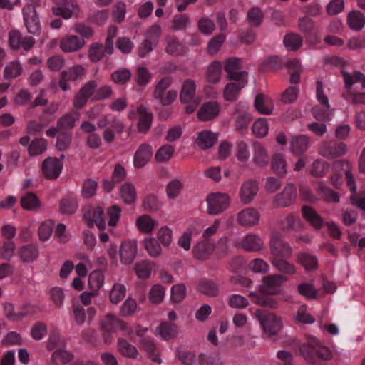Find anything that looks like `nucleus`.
I'll return each mask as SVG.
<instances>
[{"label": "nucleus", "instance_id": "obj_58", "mask_svg": "<svg viewBox=\"0 0 365 365\" xmlns=\"http://www.w3.org/2000/svg\"><path fill=\"white\" fill-rule=\"evenodd\" d=\"M297 290L300 295L306 297L308 299H315L317 297V291L312 284H299L297 286Z\"/></svg>", "mask_w": 365, "mask_h": 365}, {"label": "nucleus", "instance_id": "obj_40", "mask_svg": "<svg viewBox=\"0 0 365 365\" xmlns=\"http://www.w3.org/2000/svg\"><path fill=\"white\" fill-rule=\"evenodd\" d=\"M297 262L309 272L317 269L318 267V260L317 257L307 253L298 254L297 256Z\"/></svg>", "mask_w": 365, "mask_h": 365}, {"label": "nucleus", "instance_id": "obj_25", "mask_svg": "<svg viewBox=\"0 0 365 365\" xmlns=\"http://www.w3.org/2000/svg\"><path fill=\"white\" fill-rule=\"evenodd\" d=\"M137 112L140 115L137 125L138 130L140 133H145L151 127L153 115L147 110V108L145 106L142 105L137 108Z\"/></svg>", "mask_w": 365, "mask_h": 365}, {"label": "nucleus", "instance_id": "obj_7", "mask_svg": "<svg viewBox=\"0 0 365 365\" xmlns=\"http://www.w3.org/2000/svg\"><path fill=\"white\" fill-rule=\"evenodd\" d=\"M207 202L209 214L217 215L228 207L230 197L225 193H212L207 196Z\"/></svg>", "mask_w": 365, "mask_h": 365}, {"label": "nucleus", "instance_id": "obj_9", "mask_svg": "<svg viewBox=\"0 0 365 365\" xmlns=\"http://www.w3.org/2000/svg\"><path fill=\"white\" fill-rule=\"evenodd\" d=\"M297 199V189L294 184L288 183L280 193L277 194L273 202L278 207H287L294 203Z\"/></svg>", "mask_w": 365, "mask_h": 365}, {"label": "nucleus", "instance_id": "obj_14", "mask_svg": "<svg viewBox=\"0 0 365 365\" xmlns=\"http://www.w3.org/2000/svg\"><path fill=\"white\" fill-rule=\"evenodd\" d=\"M310 142L311 138L307 135H292L289 139L290 150L294 155H301L309 149Z\"/></svg>", "mask_w": 365, "mask_h": 365}, {"label": "nucleus", "instance_id": "obj_22", "mask_svg": "<svg viewBox=\"0 0 365 365\" xmlns=\"http://www.w3.org/2000/svg\"><path fill=\"white\" fill-rule=\"evenodd\" d=\"M51 11L53 15L62 16L64 19H69L78 11V7L71 0H66L62 6L52 7Z\"/></svg>", "mask_w": 365, "mask_h": 365}, {"label": "nucleus", "instance_id": "obj_54", "mask_svg": "<svg viewBox=\"0 0 365 365\" xmlns=\"http://www.w3.org/2000/svg\"><path fill=\"white\" fill-rule=\"evenodd\" d=\"M318 191L322 195L323 197L329 202L337 203L339 202V194L328 187L324 182H320L317 188Z\"/></svg>", "mask_w": 365, "mask_h": 365}, {"label": "nucleus", "instance_id": "obj_11", "mask_svg": "<svg viewBox=\"0 0 365 365\" xmlns=\"http://www.w3.org/2000/svg\"><path fill=\"white\" fill-rule=\"evenodd\" d=\"M137 254V242L135 240H126L119 247V257L122 264H130Z\"/></svg>", "mask_w": 365, "mask_h": 365}, {"label": "nucleus", "instance_id": "obj_47", "mask_svg": "<svg viewBox=\"0 0 365 365\" xmlns=\"http://www.w3.org/2000/svg\"><path fill=\"white\" fill-rule=\"evenodd\" d=\"M140 343L141 345V349H143L147 353L148 356L151 358V359L154 362H160V359L159 356L155 354L156 346L152 340L147 338H142L140 340Z\"/></svg>", "mask_w": 365, "mask_h": 365}, {"label": "nucleus", "instance_id": "obj_57", "mask_svg": "<svg viewBox=\"0 0 365 365\" xmlns=\"http://www.w3.org/2000/svg\"><path fill=\"white\" fill-rule=\"evenodd\" d=\"M131 72L128 68L119 69L111 74L112 81L119 85H124L128 82L131 78Z\"/></svg>", "mask_w": 365, "mask_h": 365}, {"label": "nucleus", "instance_id": "obj_44", "mask_svg": "<svg viewBox=\"0 0 365 365\" xmlns=\"http://www.w3.org/2000/svg\"><path fill=\"white\" fill-rule=\"evenodd\" d=\"M104 280V275L100 270L92 272L88 277L89 289L98 294V291L102 287Z\"/></svg>", "mask_w": 365, "mask_h": 365}, {"label": "nucleus", "instance_id": "obj_15", "mask_svg": "<svg viewBox=\"0 0 365 365\" xmlns=\"http://www.w3.org/2000/svg\"><path fill=\"white\" fill-rule=\"evenodd\" d=\"M258 192V183L256 180H249L241 186L240 198L242 203H250Z\"/></svg>", "mask_w": 365, "mask_h": 365}, {"label": "nucleus", "instance_id": "obj_45", "mask_svg": "<svg viewBox=\"0 0 365 365\" xmlns=\"http://www.w3.org/2000/svg\"><path fill=\"white\" fill-rule=\"evenodd\" d=\"M282 66V61L278 56H271L265 59L259 65V71L271 70L276 71Z\"/></svg>", "mask_w": 365, "mask_h": 365}, {"label": "nucleus", "instance_id": "obj_52", "mask_svg": "<svg viewBox=\"0 0 365 365\" xmlns=\"http://www.w3.org/2000/svg\"><path fill=\"white\" fill-rule=\"evenodd\" d=\"M198 290L209 297H215L218 294V286L212 281H202L198 284Z\"/></svg>", "mask_w": 365, "mask_h": 365}, {"label": "nucleus", "instance_id": "obj_1", "mask_svg": "<svg viewBox=\"0 0 365 365\" xmlns=\"http://www.w3.org/2000/svg\"><path fill=\"white\" fill-rule=\"evenodd\" d=\"M295 351L309 365H324L332 359L331 350L315 338L297 345Z\"/></svg>", "mask_w": 365, "mask_h": 365}, {"label": "nucleus", "instance_id": "obj_30", "mask_svg": "<svg viewBox=\"0 0 365 365\" xmlns=\"http://www.w3.org/2000/svg\"><path fill=\"white\" fill-rule=\"evenodd\" d=\"M264 240L257 235H248L242 240V247L247 252H257L264 247Z\"/></svg>", "mask_w": 365, "mask_h": 365}, {"label": "nucleus", "instance_id": "obj_51", "mask_svg": "<svg viewBox=\"0 0 365 365\" xmlns=\"http://www.w3.org/2000/svg\"><path fill=\"white\" fill-rule=\"evenodd\" d=\"M155 224V221L147 215L139 217L136 221L138 229L145 233L151 232Z\"/></svg>", "mask_w": 365, "mask_h": 365}, {"label": "nucleus", "instance_id": "obj_17", "mask_svg": "<svg viewBox=\"0 0 365 365\" xmlns=\"http://www.w3.org/2000/svg\"><path fill=\"white\" fill-rule=\"evenodd\" d=\"M220 113V105L216 101H208L202 104L197 112L200 120L208 121L216 118Z\"/></svg>", "mask_w": 365, "mask_h": 365}, {"label": "nucleus", "instance_id": "obj_21", "mask_svg": "<svg viewBox=\"0 0 365 365\" xmlns=\"http://www.w3.org/2000/svg\"><path fill=\"white\" fill-rule=\"evenodd\" d=\"M153 154L152 148L148 144H142L134 155V166L136 168H141L145 166Z\"/></svg>", "mask_w": 365, "mask_h": 365}, {"label": "nucleus", "instance_id": "obj_42", "mask_svg": "<svg viewBox=\"0 0 365 365\" xmlns=\"http://www.w3.org/2000/svg\"><path fill=\"white\" fill-rule=\"evenodd\" d=\"M271 167L272 170L279 176L287 173V164L283 155L280 153H275L272 158Z\"/></svg>", "mask_w": 365, "mask_h": 365}, {"label": "nucleus", "instance_id": "obj_61", "mask_svg": "<svg viewBox=\"0 0 365 365\" xmlns=\"http://www.w3.org/2000/svg\"><path fill=\"white\" fill-rule=\"evenodd\" d=\"M126 289L124 285L120 284H115L110 292V299L113 304L120 302L125 295Z\"/></svg>", "mask_w": 365, "mask_h": 365}, {"label": "nucleus", "instance_id": "obj_37", "mask_svg": "<svg viewBox=\"0 0 365 365\" xmlns=\"http://www.w3.org/2000/svg\"><path fill=\"white\" fill-rule=\"evenodd\" d=\"M158 331L160 336L165 340L174 339L178 334L177 325L169 322L161 323L158 327Z\"/></svg>", "mask_w": 365, "mask_h": 365}, {"label": "nucleus", "instance_id": "obj_20", "mask_svg": "<svg viewBox=\"0 0 365 365\" xmlns=\"http://www.w3.org/2000/svg\"><path fill=\"white\" fill-rule=\"evenodd\" d=\"M101 326L103 330L115 332L119 329L125 330L127 324L111 314H107L103 319L101 321Z\"/></svg>", "mask_w": 365, "mask_h": 365}, {"label": "nucleus", "instance_id": "obj_43", "mask_svg": "<svg viewBox=\"0 0 365 365\" xmlns=\"http://www.w3.org/2000/svg\"><path fill=\"white\" fill-rule=\"evenodd\" d=\"M303 38L299 34L290 33L284 38V45L289 51H295L302 45Z\"/></svg>", "mask_w": 365, "mask_h": 365}, {"label": "nucleus", "instance_id": "obj_56", "mask_svg": "<svg viewBox=\"0 0 365 365\" xmlns=\"http://www.w3.org/2000/svg\"><path fill=\"white\" fill-rule=\"evenodd\" d=\"M105 53L102 43H93L90 46L88 57L92 62H98L103 58Z\"/></svg>", "mask_w": 365, "mask_h": 365}, {"label": "nucleus", "instance_id": "obj_28", "mask_svg": "<svg viewBox=\"0 0 365 365\" xmlns=\"http://www.w3.org/2000/svg\"><path fill=\"white\" fill-rule=\"evenodd\" d=\"M23 209L29 211H36L41 208V203L38 197L32 192H26L20 200Z\"/></svg>", "mask_w": 365, "mask_h": 365}, {"label": "nucleus", "instance_id": "obj_3", "mask_svg": "<svg viewBox=\"0 0 365 365\" xmlns=\"http://www.w3.org/2000/svg\"><path fill=\"white\" fill-rule=\"evenodd\" d=\"M172 81L173 80L171 77L165 76L162 78L156 84L153 92V98L158 100L163 106H168L170 105L177 98V91L172 89L169 90L165 93L166 99H162L161 94L165 93L167 88L171 85Z\"/></svg>", "mask_w": 365, "mask_h": 365}, {"label": "nucleus", "instance_id": "obj_53", "mask_svg": "<svg viewBox=\"0 0 365 365\" xmlns=\"http://www.w3.org/2000/svg\"><path fill=\"white\" fill-rule=\"evenodd\" d=\"M47 148V142L43 138H36L29 145L30 155H38L43 153Z\"/></svg>", "mask_w": 365, "mask_h": 365}, {"label": "nucleus", "instance_id": "obj_31", "mask_svg": "<svg viewBox=\"0 0 365 365\" xmlns=\"http://www.w3.org/2000/svg\"><path fill=\"white\" fill-rule=\"evenodd\" d=\"M19 256L24 263H31L38 257V247L34 244H28L20 247Z\"/></svg>", "mask_w": 365, "mask_h": 365}, {"label": "nucleus", "instance_id": "obj_2", "mask_svg": "<svg viewBox=\"0 0 365 365\" xmlns=\"http://www.w3.org/2000/svg\"><path fill=\"white\" fill-rule=\"evenodd\" d=\"M256 316L260 322L264 331L269 336L276 335L281 330L282 319L274 314L262 309H257Z\"/></svg>", "mask_w": 365, "mask_h": 365}, {"label": "nucleus", "instance_id": "obj_27", "mask_svg": "<svg viewBox=\"0 0 365 365\" xmlns=\"http://www.w3.org/2000/svg\"><path fill=\"white\" fill-rule=\"evenodd\" d=\"M79 118V112L73 111L59 118L57 120V125L61 131H71L76 126V123Z\"/></svg>", "mask_w": 365, "mask_h": 365}, {"label": "nucleus", "instance_id": "obj_36", "mask_svg": "<svg viewBox=\"0 0 365 365\" xmlns=\"http://www.w3.org/2000/svg\"><path fill=\"white\" fill-rule=\"evenodd\" d=\"M249 297L252 298L253 302L260 306L267 307L269 309H277L279 306L278 301L269 296L258 295L255 292H250Z\"/></svg>", "mask_w": 365, "mask_h": 365}, {"label": "nucleus", "instance_id": "obj_39", "mask_svg": "<svg viewBox=\"0 0 365 365\" xmlns=\"http://www.w3.org/2000/svg\"><path fill=\"white\" fill-rule=\"evenodd\" d=\"M118 351L125 357L136 359L139 353L136 347L124 339H118Z\"/></svg>", "mask_w": 365, "mask_h": 365}, {"label": "nucleus", "instance_id": "obj_34", "mask_svg": "<svg viewBox=\"0 0 365 365\" xmlns=\"http://www.w3.org/2000/svg\"><path fill=\"white\" fill-rule=\"evenodd\" d=\"M254 148V163L260 167H264L268 165L269 163V157L267 155V151L264 146L258 143L255 142L253 143Z\"/></svg>", "mask_w": 365, "mask_h": 365}, {"label": "nucleus", "instance_id": "obj_62", "mask_svg": "<svg viewBox=\"0 0 365 365\" xmlns=\"http://www.w3.org/2000/svg\"><path fill=\"white\" fill-rule=\"evenodd\" d=\"M78 207V203L75 199H62L60 202V212L65 215L73 214Z\"/></svg>", "mask_w": 365, "mask_h": 365}, {"label": "nucleus", "instance_id": "obj_49", "mask_svg": "<svg viewBox=\"0 0 365 365\" xmlns=\"http://www.w3.org/2000/svg\"><path fill=\"white\" fill-rule=\"evenodd\" d=\"M341 73L346 89H351L356 82H361L363 84L364 74L361 72L354 71L353 74H351L348 71H342Z\"/></svg>", "mask_w": 365, "mask_h": 365}, {"label": "nucleus", "instance_id": "obj_38", "mask_svg": "<svg viewBox=\"0 0 365 365\" xmlns=\"http://www.w3.org/2000/svg\"><path fill=\"white\" fill-rule=\"evenodd\" d=\"M120 195L125 204H134L137 199L135 188L133 183L125 182L120 187Z\"/></svg>", "mask_w": 365, "mask_h": 365}, {"label": "nucleus", "instance_id": "obj_29", "mask_svg": "<svg viewBox=\"0 0 365 365\" xmlns=\"http://www.w3.org/2000/svg\"><path fill=\"white\" fill-rule=\"evenodd\" d=\"M196 85L193 80L186 79L182 86L180 92V100L181 103H188V101L196 98H200L195 95Z\"/></svg>", "mask_w": 365, "mask_h": 365}, {"label": "nucleus", "instance_id": "obj_8", "mask_svg": "<svg viewBox=\"0 0 365 365\" xmlns=\"http://www.w3.org/2000/svg\"><path fill=\"white\" fill-rule=\"evenodd\" d=\"M23 14L28 31L34 35L38 34L41 25L34 5L32 4L26 5L23 9Z\"/></svg>", "mask_w": 365, "mask_h": 365}, {"label": "nucleus", "instance_id": "obj_18", "mask_svg": "<svg viewBox=\"0 0 365 365\" xmlns=\"http://www.w3.org/2000/svg\"><path fill=\"white\" fill-rule=\"evenodd\" d=\"M260 215L252 207L246 208L237 215L238 223L245 227L254 226L258 223Z\"/></svg>", "mask_w": 365, "mask_h": 365}, {"label": "nucleus", "instance_id": "obj_32", "mask_svg": "<svg viewBox=\"0 0 365 365\" xmlns=\"http://www.w3.org/2000/svg\"><path fill=\"white\" fill-rule=\"evenodd\" d=\"M217 135L210 130H203L198 135L197 144L202 150L210 148L217 142Z\"/></svg>", "mask_w": 365, "mask_h": 365}, {"label": "nucleus", "instance_id": "obj_6", "mask_svg": "<svg viewBox=\"0 0 365 365\" xmlns=\"http://www.w3.org/2000/svg\"><path fill=\"white\" fill-rule=\"evenodd\" d=\"M346 150L344 143L336 140L322 141L319 145V153L327 158L332 159L342 156Z\"/></svg>", "mask_w": 365, "mask_h": 365}, {"label": "nucleus", "instance_id": "obj_64", "mask_svg": "<svg viewBox=\"0 0 365 365\" xmlns=\"http://www.w3.org/2000/svg\"><path fill=\"white\" fill-rule=\"evenodd\" d=\"M98 187V182L91 179H86L83 184L81 193L85 198H91L93 197Z\"/></svg>", "mask_w": 365, "mask_h": 365}, {"label": "nucleus", "instance_id": "obj_4", "mask_svg": "<svg viewBox=\"0 0 365 365\" xmlns=\"http://www.w3.org/2000/svg\"><path fill=\"white\" fill-rule=\"evenodd\" d=\"M287 280L288 277L282 274L264 277L262 284L259 286V292L267 295H277L281 293L282 286Z\"/></svg>", "mask_w": 365, "mask_h": 365}, {"label": "nucleus", "instance_id": "obj_24", "mask_svg": "<svg viewBox=\"0 0 365 365\" xmlns=\"http://www.w3.org/2000/svg\"><path fill=\"white\" fill-rule=\"evenodd\" d=\"M85 45L83 38L71 35L63 38L60 43V48L63 52H74L81 48Z\"/></svg>", "mask_w": 365, "mask_h": 365}, {"label": "nucleus", "instance_id": "obj_48", "mask_svg": "<svg viewBox=\"0 0 365 365\" xmlns=\"http://www.w3.org/2000/svg\"><path fill=\"white\" fill-rule=\"evenodd\" d=\"M222 66L219 61L212 62L208 67L206 73L207 81L211 83H217L221 76Z\"/></svg>", "mask_w": 365, "mask_h": 365}, {"label": "nucleus", "instance_id": "obj_63", "mask_svg": "<svg viewBox=\"0 0 365 365\" xmlns=\"http://www.w3.org/2000/svg\"><path fill=\"white\" fill-rule=\"evenodd\" d=\"M263 13L257 8H252L247 13V19L251 26L257 27L261 24L263 19Z\"/></svg>", "mask_w": 365, "mask_h": 365}, {"label": "nucleus", "instance_id": "obj_59", "mask_svg": "<svg viewBox=\"0 0 365 365\" xmlns=\"http://www.w3.org/2000/svg\"><path fill=\"white\" fill-rule=\"evenodd\" d=\"M143 207L148 212H157L160 210L161 203L155 195H150L143 200Z\"/></svg>", "mask_w": 365, "mask_h": 365}, {"label": "nucleus", "instance_id": "obj_10", "mask_svg": "<svg viewBox=\"0 0 365 365\" xmlns=\"http://www.w3.org/2000/svg\"><path fill=\"white\" fill-rule=\"evenodd\" d=\"M85 73L83 67L81 65L72 66L61 73L59 86L66 91L70 89L68 81H75L81 78Z\"/></svg>", "mask_w": 365, "mask_h": 365}, {"label": "nucleus", "instance_id": "obj_26", "mask_svg": "<svg viewBox=\"0 0 365 365\" xmlns=\"http://www.w3.org/2000/svg\"><path fill=\"white\" fill-rule=\"evenodd\" d=\"M247 84V81L227 83L223 91V97L225 100L231 102L237 101L241 89Z\"/></svg>", "mask_w": 365, "mask_h": 365}, {"label": "nucleus", "instance_id": "obj_60", "mask_svg": "<svg viewBox=\"0 0 365 365\" xmlns=\"http://www.w3.org/2000/svg\"><path fill=\"white\" fill-rule=\"evenodd\" d=\"M329 165L327 163L317 159L314 161L312 165L311 174L316 178H320L326 174Z\"/></svg>", "mask_w": 365, "mask_h": 365}, {"label": "nucleus", "instance_id": "obj_16", "mask_svg": "<svg viewBox=\"0 0 365 365\" xmlns=\"http://www.w3.org/2000/svg\"><path fill=\"white\" fill-rule=\"evenodd\" d=\"M233 118L237 130L247 128L252 120V118L247 112V108L240 103L237 104L235 107Z\"/></svg>", "mask_w": 365, "mask_h": 365}, {"label": "nucleus", "instance_id": "obj_50", "mask_svg": "<svg viewBox=\"0 0 365 365\" xmlns=\"http://www.w3.org/2000/svg\"><path fill=\"white\" fill-rule=\"evenodd\" d=\"M4 311L5 317L9 320L14 322L21 321L24 317H25L27 315V312L25 311L15 312L14 305L9 302H6L4 304Z\"/></svg>", "mask_w": 365, "mask_h": 365}, {"label": "nucleus", "instance_id": "obj_46", "mask_svg": "<svg viewBox=\"0 0 365 365\" xmlns=\"http://www.w3.org/2000/svg\"><path fill=\"white\" fill-rule=\"evenodd\" d=\"M73 135L71 131H61L57 136L56 147L60 151L68 150L71 144Z\"/></svg>", "mask_w": 365, "mask_h": 365}, {"label": "nucleus", "instance_id": "obj_41", "mask_svg": "<svg viewBox=\"0 0 365 365\" xmlns=\"http://www.w3.org/2000/svg\"><path fill=\"white\" fill-rule=\"evenodd\" d=\"M74 358L72 353L63 349H58L51 355V361L55 365L66 364L71 362Z\"/></svg>", "mask_w": 365, "mask_h": 365}, {"label": "nucleus", "instance_id": "obj_33", "mask_svg": "<svg viewBox=\"0 0 365 365\" xmlns=\"http://www.w3.org/2000/svg\"><path fill=\"white\" fill-rule=\"evenodd\" d=\"M284 259L285 258L272 257L270 258V262L279 272L284 274H294L296 273L294 265Z\"/></svg>", "mask_w": 365, "mask_h": 365}, {"label": "nucleus", "instance_id": "obj_13", "mask_svg": "<svg viewBox=\"0 0 365 365\" xmlns=\"http://www.w3.org/2000/svg\"><path fill=\"white\" fill-rule=\"evenodd\" d=\"M96 87L97 84L95 81H90L81 87L74 97L73 106L78 109L82 108L92 96Z\"/></svg>", "mask_w": 365, "mask_h": 365}, {"label": "nucleus", "instance_id": "obj_5", "mask_svg": "<svg viewBox=\"0 0 365 365\" xmlns=\"http://www.w3.org/2000/svg\"><path fill=\"white\" fill-rule=\"evenodd\" d=\"M271 253L276 257L289 258L292 255V250L286 242L279 232H273L269 242Z\"/></svg>", "mask_w": 365, "mask_h": 365}, {"label": "nucleus", "instance_id": "obj_12", "mask_svg": "<svg viewBox=\"0 0 365 365\" xmlns=\"http://www.w3.org/2000/svg\"><path fill=\"white\" fill-rule=\"evenodd\" d=\"M63 163L56 158L49 157L41 165L44 176L48 179H56L61 173Z\"/></svg>", "mask_w": 365, "mask_h": 365}, {"label": "nucleus", "instance_id": "obj_19", "mask_svg": "<svg viewBox=\"0 0 365 365\" xmlns=\"http://www.w3.org/2000/svg\"><path fill=\"white\" fill-rule=\"evenodd\" d=\"M302 214L306 221L316 230H320L325 225L322 217L310 206L303 205Z\"/></svg>", "mask_w": 365, "mask_h": 365}, {"label": "nucleus", "instance_id": "obj_23", "mask_svg": "<svg viewBox=\"0 0 365 365\" xmlns=\"http://www.w3.org/2000/svg\"><path fill=\"white\" fill-rule=\"evenodd\" d=\"M215 250V245L211 243L208 239L198 242L193 247V255L195 258L199 260H205L209 257Z\"/></svg>", "mask_w": 365, "mask_h": 365}, {"label": "nucleus", "instance_id": "obj_35", "mask_svg": "<svg viewBox=\"0 0 365 365\" xmlns=\"http://www.w3.org/2000/svg\"><path fill=\"white\" fill-rule=\"evenodd\" d=\"M349 26L354 31H360L365 24V16L359 11H351L347 15Z\"/></svg>", "mask_w": 365, "mask_h": 365}, {"label": "nucleus", "instance_id": "obj_55", "mask_svg": "<svg viewBox=\"0 0 365 365\" xmlns=\"http://www.w3.org/2000/svg\"><path fill=\"white\" fill-rule=\"evenodd\" d=\"M174 154V148L168 144L160 147L155 155V159L158 163L168 161Z\"/></svg>", "mask_w": 365, "mask_h": 365}]
</instances>
